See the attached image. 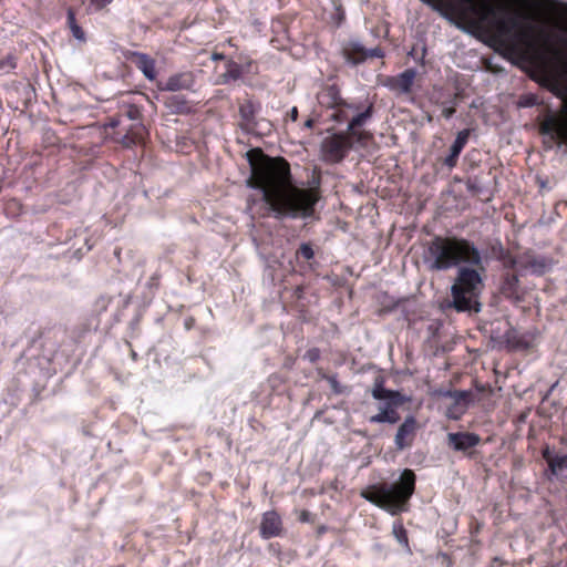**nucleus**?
<instances>
[{"mask_svg":"<svg viewBox=\"0 0 567 567\" xmlns=\"http://www.w3.org/2000/svg\"><path fill=\"white\" fill-rule=\"evenodd\" d=\"M326 532H327V526H324V525L319 526L317 529V533L319 536L324 534Z\"/></svg>","mask_w":567,"mask_h":567,"instance_id":"obj_44","label":"nucleus"},{"mask_svg":"<svg viewBox=\"0 0 567 567\" xmlns=\"http://www.w3.org/2000/svg\"><path fill=\"white\" fill-rule=\"evenodd\" d=\"M298 115H299V112H298L297 106H293V107L289 111V113H288V117H289L291 121H293V122H296V121L298 120Z\"/></svg>","mask_w":567,"mask_h":567,"instance_id":"obj_39","label":"nucleus"},{"mask_svg":"<svg viewBox=\"0 0 567 567\" xmlns=\"http://www.w3.org/2000/svg\"><path fill=\"white\" fill-rule=\"evenodd\" d=\"M225 68L226 71L221 75L224 83L237 81L243 76V66L239 63L233 60H227Z\"/></svg>","mask_w":567,"mask_h":567,"instance_id":"obj_25","label":"nucleus"},{"mask_svg":"<svg viewBox=\"0 0 567 567\" xmlns=\"http://www.w3.org/2000/svg\"><path fill=\"white\" fill-rule=\"evenodd\" d=\"M225 59H226V56L224 53L213 52V54H212V60H214V61H221Z\"/></svg>","mask_w":567,"mask_h":567,"instance_id":"obj_41","label":"nucleus"},{"mask_svg":"<svg viewBox=\"0 0 567 567\" xmlns=\"http://www.w3.org/2000/svg\"><path fill=\"white\" fill-rule=\"evenodd\" d=\"M124 116H126L128 120H132V121H140L141 120V116H142V113L140 111V109L135 105H130L124 114Z\"/></svg>","mask_w":567,"mask_h":567,"instance_id":"obj_32","label":"nucleus"},{"mask_svg":"<svg viewBox=\"0 0 567 567\" xmlns=\"http://www.w3.org/2000/svg\"><path fill=\"white\" fill-rule=\"evenodd\" d=\"M318 102L321 106L327 109H333L340 105H346L352 110L359 112L361 110L360 104L348 103L341 97L340 89L337 84L326 85L318 93Z\"/></svg>","mask_w":567,"mask_h":567,"instance_id":"obj_9","label":"nucleus"},{"mask_svg":"<svg viewBox=\"0 0 567 567\" xmlns=\"http://www.w3.org/2000/svg\"><path fill=\"white\" fill-rule=\"evenodd\" d=\"M333 110L334 112L331 114V118L338 123L346 122L349 118V111H353L346 105L333 107Z\"/></svg>","mask_w":567,"mask_h":567,"instance_id":"obj_28","label":"nucleus"},{"mask_svg":"<svg viewBox=\"0 0 567 567\" xmlns=\"http://www.w3.org/2000/svg\"><path fill=\"white\" fill-rule=\"evenodd\" d=\"M121 123V120H112L110 123L111 127H116Z\"/></svg>","mask_w":567,"mask_h":567,"instance_id":"obj_45","label":"nucleus"},{"mask_svg":"<svg viewBox=\"0 0 567 567\" xmlns=\"http://www.w3.org/2000/svg\"><path fill=\"white\" fill-rule=\"evenodd\" d=\"M165 106L173 114H189L192 112L189 102L182 95L168 96L165 101Z\"/></svg>","mask_w":567,"mask_h":567,"instance_id":"obj_23","label":"nucleus"},{"mask_svg":"<svg viewBox=\"0 0 567 567\" xmlns=\"http://www.w3.org/2000/svg\"><path fill=\"white\" fill-rule=\"evenodd\" d=\"M66 23L71 30L72 35L75 39H78L80 41H85V33H84L83 29L78 24L76 19H75V13L72 8L68 9Z\"/></svg>","mask_w":567,"mask_h":567,"instance_id":"obj_26","label":"nucleus"},{"mask_svg":"<svg viewBox=\"0 0 567 567\" xmlns=\"http://www.w3.org/2000/svg\"><path fill=\"white\" fill-rule=\"evenodd\" d=\"M372 396L375 400H388L389 405L400 406L404 403V396L399 391L385 389L382 382L374 384Z\"/></svg>","mask_w":567,"mask_h":567,"instance_id":"obj_18","label":"nucleus"},{"mask_svg":"<svg viewBox=\"0 0 567 567\" xmlns=\"http://www.w3.org/2000/svg\"><path fill=\"white\" fill-rule=\"evenodd\" d=\"M416 75L415 69H405L396 75L386 76L383 85L396 94H411Z\"/></svg>","mask_w":567,"mask_h":567,"instance_id":"obj_8","label":"nucleus"},{"mask_svg":"<svg viewBox=\"0 0 567 567\" xmlns=\"http://www.w3.org/2000/svg\"><path fill=\"white\" fill-rule=\"evenodd\" d=\"M535 102H536V97L534 95H530L526 99V101L524 103H522V105L532 106L535 104Z\"/></svg>","mask_w":567,"mask_h":567,"instance_id":"obj_42","label":"nucleus"},{"mask_svg":"<svg viewBox=\"0 0 567 567\" xmlns=\"http://www.w3.org/2000/svg\"><path fill=\"white\" fill-rule=\"evenodd\" d=\"M456 112V107L454 105L444 107L442 110V116L445 118H451Z\"/></svg>","mask_w":567,"mask_h":567,"instance_id":"obj_37","label":"nucleus"},{"mask_svg":"<svg viewBox=\"0 0 567 567\" xmlns=\"http://www.w3.org/2000/svg\"><path fill=\"white\" fill-rule=\"evenodd\" d=\"M492 251L495 258L498 260L502 256H506V252L508 250L503 247L502 243L497 241L495 245L492 246Z\"/></svg>","mask_w":567,"mask_h":567,"instance_id":"obj_35","label":"nucleus"},{"mask_svg":"<svg viewBox=\"0 0 567 567\" xmlns=\"http://www.w3.org/2000/svg\"><path fill=\"white\" fill-rule=\"evenodd\" d=\"M282 532V520L276 511H269L262 514L259 533L264 539L277 537Z\"/></svg>","mask_w":567,"mask_h":567,"instance_id":"obj_11","label":"nucleus"},{"mask_svg":"<svg viewBox=\"0 0 567 567\" xmlns=\"http://www.w3.org/2000/svg\"><path fill=\"white\" fill-rule=\"evenodd\" d=\"M501 293L507 299L519 300V279L514 272H506L502 278Z\"/></svg>","mask_w":567,"mask_h":567,"instance_id":"obj_19","label":"nucleus"},{"mask_svg":"<svg viewBox=\"0 0 567 567\" xmlns=\"http://www.w3.org/2000/svg\"><path fill=\"white\" fill-rule=\"evenodd\" d=\"M498 260L503 262L505 269L513 270L516 267L519 268V256L515 257L509 251H507L506 256H502Z\"/></svg>","mask_w":567,"mask_h":567,"instance_id":"obj_29","label":"nucleus"},{"mask_svg":"<svg viewBox=\"0 0 567 567\" xmlns=\"http://www.w3.org/2000/svg\"><path fill=\"white\" fill-rule=\"evenodd\" d=\"M321 355V351L319 348H310L305 353V359H307L311 363H316Z\"/></svg>","mask_w":567,"mask_h":567,"instance_id":"obj_34","label":"nucleus"},{"mask_svg":"<svg viewBox=\"0 0 567 567\" xmlns=\"http://www.w3.org/2000/svg\"><path fill=\"white\" fill-rule=\"evenodd\" d=\"M132 358H133V360H136L137 354H136V352H135V351H132Z\"/></svg>","mask_w":567,"mask_h":567,"instance_id":"obj_46","label":"nucleus"},{"mask_svg":"<svg viewBox=\"0 0 567 567\" xmlns=\"http://www.w3.org/2000/svg\"><path fill=\"white\" fill-rule=\"evenodd\" d=\"M11 207H14V209L19 210L20 209L19 202H17L16 199L9 200L6 209H10Z\"/></svg>","mask_w":567,"mask_h":567,"instance_id":"obj_40","label":"nucleus"},{"mask_svg":"<svg viewBox=\"0 0 567 567\" xmlns=\"http://www.w3.org/2000/svg\"><path fill=\"white\" fill-rule=\"evenodd\" d=\"M146 133V128L142 123H134L128 127L125 134L116 137V141L124 147H132L144 143Z\"/></svg>","mask_w":567,"mask_h":567,"instance_id":"obj_17","label":"nucleus"},{"mask_svg":"<svg viewBox=\"0 0 567 567\" xmlns=\"http://www.w3.org/2000/svg\"><path fill=\"white\" fill-rule=\"evenodd\" d=\"M543 457L547 462L551 474L559 475L564 470H567V454L561 456L553 455L551 452L546 449L543 451Z\"/></svg>","mask_w":567,"mask_h":567,"instance_id":"obj_22","label":"nucleus"},{"mask_svg":"<svg viewBox=\"0 0 567 567\" xmlns=\"http://www.w3.org/2000/svg\"><path fill=\"white\" fill-rule=\"evenodd\" d=\"M127 59L135 64L147 80L153 81L156 79V62L152 56L134 51L128 53Z\"/></svg>","mask_w":567,"mask_h":567,"instance_id":"obj_13","label":"nucleus"},{"mask_svg":"<svg viewBox=\"0 0 567 567\" xmlns=\"http://www.w3.org/2000/svg\"><path fill=\"white\" fill-rule=\"evenodd\" d=\"M239 116H240V126L244 130L250 131L256 126V115L260 110V105L256 104L251 100H245L239 103Z\"/></svg>","mask_w":567,"mask_h":567,"instance_id":"obj_15","label":"nucleus"},{"mask_svg":"<svg viewBox=\"0 0 567 567\" xmlns=\"http://www.w3.org/2000/svg\"><path fill=\"white\" fill-rule=\"evenodd\" d=\"M425 262L431 271H444L460 265L478 267L485 271L481 251L475 244L457 236H435L429 243Z\"/></svg>","mask_w":567,"mask_h":567,"instance_id":"obj_2","label":"nucleus"},{"mask_svg":"<svg viewBox=\"0 0 567 567\" xmlns=\"http://www.w3.org/2000/svg\"><path fill=\"white\" fill-rule=\"evenodd\" d=\"M393 535L396 540L404 547L409 548V537L405 527L402 522H396L393 525Z\"/></svg>","mask_w":567,"mask_h":567,"instance_id":"obj_27","label":"nucleus"},{"mask_svg":"<svg viewBox=\"0 0 567 567\" xmlns=\"http://www.w3.org/2000/svg\"><path fill=\"white\" fill-rule=\"evenodd\" d=\"M395 405H386L382 409H380V412L378 414H374L370 416L369 422L370 423H390L395 424L400 421V414L396 411Z\"/></svg>","mask_w":567,"mask_h":567,"instance_id":"obj_21","label":"nucleus"},{"mask_svg":"<svg viewBox=\"0 0 567 567\" xmlns=\"http://www.w3.org/2000/svg\"><path fill=\"white\" fill-rule=\"evenodd\" d=\"M303 126H305L306 128H312V127L315 126V120H313V118H308V120L305 122Z\"/></svg>","mask_w":567,"mask_h":567,"instance_id":"obj_43","label":"nucleus"},{"mask_svg":"<svg viewBox=\"0 0 567 567\" xmlns=\"http://www.w3.org/2000/svg\"><path fill=\"white\" fill-rule=\"evenodd\" d=\"M344 55L348 61L358 64L365 61L368 56H381V53L377 49L369 53L362 45L352 43L344 49Z\"/></svg>","mask_w":567,"mask_h":567,"instance_id":"obj_20","label":"nucleus"},{"mask_svg":"<svg viewBox=\"0 0 567 567\" xmlns=\"http://www.w3.org/2000/svg\"><path fill=\"white\" fill-rule=\"evenodd\" d=\"M482 439L473 432H453L449 433L446 443L450 449L456 452H463L468 457L473 456L472 450L481 443Z\"/></svg>","mask_w":567,"mask_h":567,"instance_id":"obj_7","label":"nucleus"},{"mask_svg":"<svg viewBox=\"0 0 567 567\" xmlns=\"http://www.w3.org/2000/svg\"><path fill=\"white\" fill-rule=\"evenodd\" d=\"M296 256H297V258H303L306 260H310L315 257V251L310 244L303 243L298 248Z\"/></svg>","mask_w":567,"mask_h":567,"instance_id":"obj_31","label":"nucleus"},{"mask_svg":"<svg viewBox=\"0 0 567 567\" xmlns=\"http://www.w3.org/2000/svg\"><path fill=\"white\" fill-rule=\"evenodd\" d=\"M195 84V75L192 71H185L172 74L164 84H159L158 87L162 91H183L192 90Z\"/></svg>","mask_w":567,"mask_h":567,"instance_id":"obj_10","label":"nucleus"},{"mask_svg":"<svg viewBox=\"0 0 567 567\" xmlns=\"http://www.w3.org/2000/svg\"><path fill=\"white\" fill-rule=\"evenodd\" d=\"M353 147V142L346 132L332 133L320 143V158L327 164H339Z\"/></svg>","mask_w":567,"mask_h":567,"instance_id":"obj_5","label":"nucleus"},{"mask_svg":"<svg viewBox=\"0 0 567 567\" xmlns=\"http://www.w3.org/2000/svg\"><path fill=\"white\" fill-rule=\"evenodd\" d=\"M478 267L462 266L458 268L454 284L451 287L453 307L457 311H467L478 305V297L484 287Z\"/></svg>","mask_w":567,"mask_h":567,"instance_id":"obj_4","label":"nucleus"},{"mask_svg":"<svg viewBox=\"0 0 567 567\" xmlns=\"http://www.w3.org/2000/svg\"><path fill=\"white\" fill-rule=\"evenodd\" d=\"M373 103H369L364 111L359 112L354 115L348 124V128L350 132H354V128H359L363 126L373 115Z\"/></svg>","mask_w":567,"mask_h":567,"instance_id":"obj_24","label":"nucleus"},{"mask_svg":"<svg viewBox=\"0 0 567 567\" xmlns=\"http://www.w3.org/2000/svg\"><path fill=\"white\" fill-rule=\"evenodd\" d=\"M299 520L301 523H309L311 522V513L307 509H302L300 513H299Z\"/></svg>","mask_w":567,"mask_h":567,"instance_id":"obj_38","label":"nucleus"},{"mask_svg":"<svg viewBox=\"0 0 567 567\" xmlns=\"http://www.w3.org/2000/svg\"><path fill=\"white\" fill-rule=\"evenodd\" d=\"M439 395L451 399V403L446 408L445 415L447 419L454 421L460 420L466 413L473 398L471 391L462 390L441 391Z\"/></svg>","mask_w":567,"mask_h":567,"instance_id":"obj_6","label":"nucleus"},{"mask_svg":"<svg viewBox=\"0 0 567 567\" xmlns=\"http://www.w3.org/2000/svg\"><path fill=\"white\" fill-rule=\"evenodd\" d=\"M346 133L350 136L352 142L353 138H355L357 141H362L371 137V134L369 132L358 131V128H354V132H350L348 128Z\"/></svg>","mask_w":567,"mask_h":567,"instance_id":"obj_33","label":"nucleus"},{"mask_svg":"<svg viewBox=\"0 0 567 567\" xmlns=\"http://www.w3.org/2000/svg\"><path fill=\"white\" fill-rule=\"evenodd\" d=\"M415 473L405 468L398 482L370 485L361 492V496L391 515H398L408 512L409 502L415 492Z\"/></svg>","mask_w":567,"mask_h":567,"instance_id":"obj_3","label":"nucleus"},{"mask_svg":"<svg viewBox=\"0 0 567 567\" xmlns=\"http://www.w3.org/2000/svg\"><path fill=\"white\" fill-rule=\"evenodd\" d=\"M471 135L470 128H464L460 131L456 135L454 143L450 148V154L444 159V165L449 168H453L456 166L458 156L465 147Z\"/></svg>","mask_w":567,"mask_h":567,"instance_id":"obj_14","label":"nucleus"},{"mask_svg":"<svg viewBox=\"0 0 567 567\" xmlns=\"http://www.w3.org/2000/svg\"><path fill=\"white\" fill-rule=\"evenodd\" d=\"M318 373H319V375H320L322 379H324V380H327V381L329 382V384H330V386H331L332 391H333L336 394H340V393H342V388H341V385H340V383H339V381H338V379H337V377H336V375H328V374H326L321 369H320V370H318Z\"/></svg>","mask_w":567,"mask_h":567,"instance_id":"obj_30","label":"nucleus"},{"mask_svg":"<svg viewBox=\"0 0 567 567\" xmlns=\"http://www.w3.org/2000/svg\"><path fill=\"white\" fill-rule=\"evenodd\" d=\"M247 157L250 165L247 185L259 192L246 199V208L252 217L306 219L315 216L321 198L320 176L313 178L310 187H300L293 183L286 158L271 157L260 148L249 151Z\"/></svg>","mask_w":567,"mask_h":567,"instance_id":"obj_1","label":"nucleus"},{"mask_svg":"<svg viewBox=\"0 0 567 567\" xmlns=\"http://www.w3.org/2000/svg\"><path fill=\"white\" fill-rule=\"evenodd\" d=\"M547 268L548 262L546 258L536 256L530 250H527L519 255V269H529L535 274L543 275Z\"/></svg>","mask_w":567,"mask_h":567,"instance_id":"obj_16","label":"nucleus"},{"mask_svg":"<svg viewBox=\"0 0 567 567\" xmlns=\"http://www.w3.org/2000/svg\"><path fill=\"white\" fill-rule=\"evenodd\" d=\"M417 429L416 420L414 416H408L404 422L399 426L395 434L394 443L396 449L403 450L412 445Z\"/></svg>","mask_w":567,"mask_h":567,"instance_id":"obj_12","label":"nucleus"},{"mask_svg":"<svg viewBox=\"0 0 567 567\" xmlns=\"http://www.w3.org/2000/svg\"><path fill=\"white\" fill-rule=\"evenodd\" d=\"M113 0H90L91 6H93L96 10L104 9L107 4H110Z\"/></svg>","mask_w":567,"mask_h":567,"instance_id":"obj_36","label":"nucleus"}]
</instances>
